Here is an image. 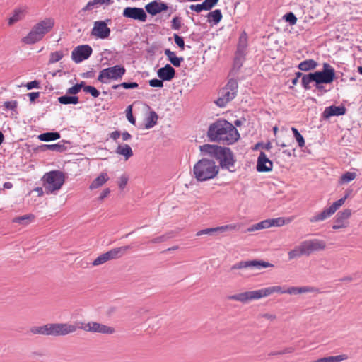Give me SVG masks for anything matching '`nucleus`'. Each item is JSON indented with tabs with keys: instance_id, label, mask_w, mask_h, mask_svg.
<instances>
[{
	"instance_id": "nucleus-1",
	"label": "nucleus",
	"mask_w": 362,
	"mask_h": 362,
	"mask_svg": "<svg viewBox=\"0 0 362 362\" xmlns=\"http://www.w3.org/2000/svg\"><path fill=\"white\" fill-rule=\"evenodd\" d=\"M207 136L211 141L230 145L240 139V134L231 123L219 119L209 125Z\"/></svg>"
},
{
	"instance_id": "nucleus-2",
	"label": "nucleus",
	"mask_w": 362,
	"mask_h": 362,
	"mask_svg": "<svg viewBox=\"0 0 362 362\" xmlns=\"http://www.w3.org/2000/svg\"><path fill=\"white\" fill-rule=\"evenodd\" d=\"M201 152L209 155L219 160L222 169H226L230 172L234 171L235 160L233 152L228 147H222L214 144H204L199 147Z\"/></svg>"
},
{
	"instance_id": "nucleus-3",
	"label": "nucleus",
	"mask_w": 362,
	"mask_h": 362,
	"mask_svg": "<svg viewBox=\"0 0 362 362\" xmlns=\"http://www.w3.org/2000/svg\"><path fill=\"white\" fill-rule=\"evenodd\" d=\"M274 293H286V289L280 286H270L259 290L246 291L229 296H228V299L246 303L250 300H258L269 296Z\"/></svg>"
},
{
	"instance_id": "nucleus-4",
	"label": "nucleus",
	"mask_w": 362,
	"mask_h": 362,
	"mask_svg": "<svg viewBox=\"0 0 362 362\" xmlns=\"http://www.w3.org/2000/svg\"><path fill=\"white\" fill-rule=\"evenodd\" d=\"M193 175L198 182H205L214 178L219 172V167L213 160L202 158L193 167Z\"/></svg>"
},
{
	"instance_id": "nucleus-5",
	"label": "nucleus",
	"mask_w": 362,
	"mask_h": 362,
	"mask_svg": "<svg viewBox=\"0 0 362 362\" xmlns=\"http://www.w3.org/2000/svg\"><path fill=\"white\" fill-rule=\"evenodd\" d=\"M54 25V20L47 18L35 24L29 33L22 39V42L27 45L35 44L49 33Z\"/></svg>"
},
{
	"instance_id": "nucleus-6",
	"label": "nucleus",
	"mask_w": 362,
	"mask_h": 362,
	"mask_svg": "<svg viewBox=\"0 0 362 362\" xmlns=\"http://www.w3.org/2000/svg\"><path fill=\"white\" fill-rule=\"evenodd\" d=\"M42 181L45 193L53 194L61 189L65 182V176L60 170H52L44 175Z\"/></svg>"
},
{
	"instance_id": "nucleus-7",
	"label": "nucleus",
	"mask_w": 362,
	"mask_h": 362,
	"mask_svg": "<svg viewBox=\"0 0 362 362\" xmlns=\"http://www.w3.org/2000/svg\"><path fill=\"white\" fill-rule=\"evenodd\" d=\"M125 73L126 69L123 66L115 65L100 71L98 80L103 83H107L109 80L118 81L122 78Z\"/></svg>"
},
{
	"instance_id": "nucleus-8",
	"label": "nucleus",
	"mask_w": 362,
	"mask_h": 362,
	"mask_svg": "<svg viewBox=\"0 0 362 362\" xmlns=\"http://www.w3.org/2000/svg\"><path fill=\"white\" fill-rule=\"evenodd\" d=\"M47 335L64 336L75 332L78 327L74 323L47 324Z\"/></svg>"
},
{
	"instance_id": "nucleus-9",
	"label": "nucleus",
	"mask_w": 362,
	"mask_h": 362,
	"mask_svg": "<svg viewBox=\"0 0 362 362\" xmlns=\"http://www.w3.org/2000/svg\"><path fill=\"white\" fill-rule=\"evenodd\" d=\"M129 245L113 248L107 252L99 255L93 262V266H98L105 263L107 261L119 258L124 255L130 249Z\"/></svg>"
},
{
	"instance_id": "nucleus-10",
	"label": "nucleus",
	"mask_w": 362,
	"mask_h": 362,
	"mask_svg": "<svg viewBox=\"0 0 362 362\" xmlns=\"http://www.w3.org/2000/svg\"><path fill=\"white\" fill-rule=\"evenodd\" d=\"M78 329H81L86 332H98L101 334H113L115 329L113 327L107 326L95 322H89L88 323L76 322Z\"/></svg>"
},
{
	"instance_id": "nucleus-11",
	"label": "nucleus",
	"mask_w": 362,
	"mask_h": 362,
	"mask_svg": "<svg viewBox=\"0 0 362 362\" xmlns=\"http://www.w3.org/2000/svg\"><path fill=\"white\" fill-rule=\"evenodd\" d=\"M273 264L259 259L249 261H240L230 267V270L250 269L252 270H260L263 268L272 267Z\"/></svg>"
},
{
	"instance_id": "nucleus-12",
	"label": "nucleus",
	"mask_w": 362,
	"mask_h": 362,
	"mask_svg": "<svg viewBox=\"0 0 362 362\" xmlns=\"http://www.w3.org/2000/svg\"><path fill=\"white\" fill-rule=\"evenodd\" d=\"M317 83H331L335 78L334 69L328 63H324L322 71L314 72Z\"/></svg>"
},
{
	"instance_id": "nucleus-13",
	"label": "nucleus",
	"mask_w": 362,
	"mask_h": 362,
	"mask_svg": "<svg viewBox=\"0 0 362 362\" xmlns=\"http://www.w3.org/2000/svg\"><path fill=\"white\" fill-rule=\"evenodd\" d=\"M93 52L91 47L88 45L77 46L72 51L71 59L76 63H80L89 58Z\"/></svg>"
},
{
	"instance_id": "nucleus-14",
	"label": "nucleus",
	"mask_w": 362,
	"mask_h": 362,
	"mask_svg": "<svg viewBox=\"0 0 362 362\" xmlns=\"http://www.w3.org/2000/svg\"><path fill=\"white\" fill-rule=\"evenodd\" d=\"M305 252V256L310 255L313 252L325 250V241L320 239H310L302 242Z\"/></svg>"
},
{
	"instance_id": "nucleus-15",
	"label": "nucleus",
	"mask_w": 362,
	"mask_h": 362,
	"mask_svg": "<svg viewBox=\"0 0 362 362\" xmlns=\"http://www.w3.org/2000/svg\"><path fill=\"white\" fill-rule=\"evenodd\" d=\"M122 15L125 18L137 20L141 22H145L147 18V15L145 11L141 8L137 7H127L123 10Z\"/></svg>"
},
{
	"instance_id": "nucleus-16",
	"label": "nucleus",
	"mask_w": 362,
	"mask_h": 362,
	"mask_svg": "<svg viewBox=\"0 0 362 362\" xmlns=\"http://www.w3.org/2000/svg\"><path fill=\"white\" fill-rule=\"evenodd\" d=\"M91 35L100 39H106L110 35V29L105 21H98L94 23Z\"/></svg>"
},
{
	"instance_id": "nucleus-17",
	"label": "nucleus",
	"mask_w": 362,
	"mask_h": 362,
	"mask_svg": "<svg viewBox=\"0 0 362 362\" xmlns=\"http://www.w3.org/2000/svg\"><path fill=\"white\" fill-rule=\"evenodd\" d=\"M351 215V210L346 209L342 211H339L337 213L334 224L332 226V228L334 230H337L343 228H346L348 225L347 219Z\"/></svg>"
},
{
	"instance_id": "nucleus-18",
	"label": "nucleus",
	"mask_w": 362,
	"mask_h": 362,
	"mask_svg": "<svg viewBox=\"0 0 362 362\" xmlns=\"http://www.w3.org/2000/svg\"><path fill=\"white\" fill-rule=\"evenodd\" d=\"M246 53V45L241 40L240 41L237 50L235 52L234 61H233V69L239 70L243 66V63L245 60Z\"/></svg>"
},
{
	"instance_id": "nucleus-19",
	"label": "nucleus",
	"mask_w": 362,
	"mask_h": 362,
	"mask_svg": "<svg viewBox=\"0 0 362 362\" xmlns=\"http://www.w3.org/2000/svg\"><path fill=\"white\" fill-rule=\"evenodd\" d=\"M273 163L272 162L267 158V155L264 152L261 151L257 162V170L258 172H270L272 170Z\"/></svg>"
},
{
	"instance_id": "nucleus-20",
	"label": "nucleus",
	"mask_w": 362,
	"mask_h": 362,
	"mask_svg": "<svg viewBox=\"0 0 362 362\" xmlns=\"http://www.w3.org/2000/svg\"><path fill=\"white\" fill-rule=\"evenodd\" d=\"M346 109L344 106H336V105H331L329 107H327L323 113L322 116L324 118H329L332 116H341L346 114Z\"/></svg>"
},
{
	"instance_id": "nucleus-21",
	"label": "nucleus",
	"mask_w": 362,
	"mask_h": 362,
	"mask_svg": "<svg viewBox=\"0 0 362 362\" xmlns=\"http://www.w3.org/2000/svg\"><path fill=\"white\" fill-rule=\"evenodd\" d=\"M146 11L151 15L155 16L163 11L168 9V5L163 2H157L153 1L146 4L145 6Z\"/></svg>"
},
{
	"instance_id": "nucleus-22",
	"label": "nucleus",
	"mask_w": 362,
	"mask_h": 362,
	"mask_svg": "<svg viewBox=\"0 0 362 362\" xmlns=\"http://www.w3.org/2000/svg\"><path fill=\"white\" fill-rule=\"evenodd\" d=\"M157 75L159 78L170 81L175 75V70L170 64H166L165 66L160 68L157 71Z\"/></svg>"
},
{
	"instance_id": "nucleus-23",
	"label": "nucleus",
	"mask_w": 362,
	"mask_h": 362,
	"mask_svg": "<svg viewBox=\"0 0 362 362\" xmlns=\"http://www.w3.org/2000/svg\"><path fill=\"white\" fill-rule=\"evenodd\" d=\"M235 96L236 94L234 93V92H231L223 88L221 91V95L216 100V104L218 107H223L226 105V104L228 102L232 100Z\"/></svg>"
},
{
	"instance_id": "nucleus-24",
	"label": "nucleus",
	"mask_w": 362,
	"mask_h": 362,
	"mask_svg": "<svg viewBox=\"0 0 362 362\" xmlns=\"http://www.w3.org/2000/svg\"><path fill=\"white\" fill-rule=\"evenodd\" d=\"M66 144H69V142L65 140H62L59 143L54 144H43L40 146V149L42 151L49 150L55 152L62 153L67 149V148L65 146Z\"/></svg>"
},
{
	"instance_id": "nucleus-25",
	"label": "nucleus",
	"mask_w": 362,
	"mask_h": 362,
	"mask_svg": "<svg viewBox=\"0 0 362 362\" xmlns=\"http://www.w3.org/2000/svg\"><path fill=\"white\" fill-rule=\"evenodd\" d=\"M109 179L107 173H101L95 179L93 180L89 188L90 189H97L103 186Z\"/></svg>"
},
{
	"instance_id": "nucleus-26",
	"label": "nucleus",
	"mask_w": 362,
	"mask_h": 362,
	"mask_svg": "<svg viewBox=\"0 0 362 362\" xmlns=\"http://www.w3.org/2000/svg\"><path fill=\"white\" fill-rule=\"evenodd\" d=\"M317 289L314 287L310 286H302V287H289L286 288V293L291 295H297L303 293L314 292Z\"/></svg>"
},
{
	"instance_id": "nucleus-27",
	"label": "nucleus",
	"mask_w": 362,
	"mask_h": 362,
	"mask_svg": "<svg viewBox=\"0 0 362 362\" xmlns=\"http://www.w3.org/2000/svg\"><path fill=\"white\" fill-rule=\"evenodd\" d=\"M164 53L165 55L168 57V60L170 62V63L176 67L180 66L181 63L184 61L183 57H177L175 52L169 49H165Z\"/></svg>"
},
{
	"instance_id": "nucleus-28",
	"label": "nucleus",
	"mask_w": 362,
	"mask_h": 362,
	"mask_svg": "<svg viewBox=\"0 0 362 362\" xmlns=\"http://www.w3.org/2000/svg\"><path fill=\"white\" fill-rule=\"evenodd\" d=\"M61 135L58 132H49L40 134L37 138L42 141H52L60 139Z\"/></svg>"
},
{
	"instance_id": "nucleus-29",
	"label": "nucleus",
	"mask_w": 362,
	"mask_h": 362,
	"mask_svg": "<svg viewBox=\"0 0 362 362\" xmlns=\"http://www.w3.org/2000/svg\"><path fill=\"white\" fill-rule=\"evenodd\" d=\"M58 101L62 105H76L79 103L78 96L66 94L58 98Z\"/></svg>"
},
{
	"instance_id": "nucleus-30",
	"label": "nucleus",
	"mask_w": 362,
	"mask_h": 362,
	"mask_svg": "<svg viewBox=\"0 0 362 362\" xmlns=\"http://www.w3.org/2000/svg\"><path fill=\"white\" fill-rule=\"evenodd\" d=\"M292 221L291 218H288L285 219L282 217H279L276 218H271V219H267L266 221L268 225V228L272 226H282L285 224L289 223Z\"/></svg>"
},
{
	"instance_id": "nucleus-31",
	"label": "nucleus",
	"mask_w": 362,
	"mask_h": 362,
	"mask_svg": "<svg viewBox=\"0 0 362 362\" xmlns=\"http://www.w3.org/2000/svg\"><path fill=\"white\" fill-rule=\"evenodd\" d=\"M333 215L331 210L327 208L324 209L322 212L313 216L310 218L311 223L322 221Z\"/></svg>"
},
{
	"instance_id": "nucleus-32",
	"label": "nucleus",
	"mask_w": 362,
	"mask_h": 362,
	"mask_svg": "<svg viewBox=\"0 0 362 362\" xmlns=\"http://www.w3.org/2000/svg\"><path fill=\"white\" fill-rule=\"evenodd\" d=\"M116 153L124 156L125 160H128L133 156L131 147L127 144L119 145L115 151Z\"/></svg>"
},
{
	"instance_id": "nucleus-33",
	"label": "nucleus",
	"mask_w": 362,
	"mask_h": 362,
	"mask_svg": "<svg viewBox=\"0 0 362 362\" xmlns=\"http://www.w3.org/2000/svg\"><path fill=\"white\" fill-rule=\"evenodd\" d=\"M317 66V63L314 59H306L301 62L298 68L304 71H308L310 70L315 69Z\"/></svg>"
},
{
	"instance_id": "nucleus-34",
	"label": "nucleus",
	"mask_w": 362,
	"mask_h": 362,
	"mask_svg": "<svg viewBox=\"0 0 362 362\" xmlns=\"http://www.w3.org/2000/svg\"><path fill=\"white\" fill-rule=\"evenodd\" d=\"M304 250H305L303 246V243H300L299 245L296 246L293 250L288 252V259L291 260L296 258H298L303 255L305 256V252Z\"/></svg>"
},
{
	"instance_id": "nucleus-35",
	"label": "nucleus",
	"mask_w": 362,
	"mask_h": 362,
	"mask_svg": "<svg viewBox=\"0 0 362 362\" xmlns=\"http://www.w3.org/2000/svg\"><path fill=\"white\" fill-rule=\"evenodd\" d=\"M316 82L315 75L313 73H309L308 74H304L302 78V86L305 90H309L311 88L310 83Z\"/></svg>"
},
{
	"instance_id": "nucleus-36",
	"label": "nucleus",
	"mask_w": 362,
	"mask_h": 362,
	"mask_svg": "<svg viewBox=\"0 0 362 362\" xmlns=\"http://www.w3.org/2000/svg\"><path fill=\"white\" fill-rule=\"evenodd\" d=\"M25 12V8H19L15 9L13 16L8 19V25H12L15 23L21 20L24 16Z\"/></svg>"
},
{
	"instance_id": "nucleus-37",
	"label": "nucleus",
	"mask_w": 362,
	"mask_h": 362,
	"mask_svg": "<svg viewBox=\"0 0 362 362\" xmlns=\"http://www.w3.org/2000/svg\"><path fill=\"white\" fill-rule=\"evenodd\" d=\"M158 117L155 111H151L148 117L145 119V128L148 129L153 127L158 121Z\"/></svg>"
},
{
	"instance_id": "nucleus-38",
	"label": "nucleus",
	"mask_w": 362,
	"mask_h": 362,
	"mask_svg": "<svg viewBox=\"0 0 362 362\" xmlns=\"http://www.w3.org/2000/svg\"><path fill=\"white\" fill-rule=\"evenodd\" d=\"M347 359V356L345 354L331 356L327 357H323L312 362H341L344 360Z\"/></svg>"
},
{
	"instance_id": "nucleus-39",
	"label": "nucleus",
	"mask_w": 362,
	"mask_h": 362,
	"mask_svg": "<svg viewBox=\"0 0 362 362\" xmlns=\"http://www.w3.org/2000/svg\"><path fill=\"white\" fill-rule=\"evenodd\" d=\"M208 22L214 23V24L218 23L222 19V13L221 10L216 9L209 12L207 14Z\"/></svg>"
},
{
	"instance_id": "nucleus-40",
	"label": "nucleus",
	"mask_w": 362,
	"mask_h": 362,
	"mask_svg": "<svg viewBox=\"0 0 362 362\" xmlns=\"http://www.w3.org/2000/svg\"><path fill=\"white\" fill-rule=\"evenodd\" d=\"M357 175L356 172H346L342 174L339 180V184L344 185L348 184L356 177Z\"/></svg>"
},
{
	"instance_id": "nucleus-41",
	"label": "nucleus",
	"mask_w": 362,
	"mask_h": 362,
	"mask_svg": "<svg viewBox=\"0 0 362 362\" xmlns=\"http://www.w3.org/2000/svg\"><path fill=\"white\" fill-rule=\"evenodd\" d=\"M120 87H122L125 89H133L138 88L139 84L136 82H122L120 84L113 85L112 88L116 90Z\"/></svg>"
},
{
	"instance_id": "nucleus-42",
	"label": "nucleus",
	"mask_w": 362,
	"mask_h": 362,
	"mask_svg": "<svg viewBox=\"0 0 362 362\" xmlns=\"http://www.w3.org/2000/svg\"><path fill=\"white\" fill-rule=\"evenodd\" d=\"M33 218V215H24L22 216L16 217L13 218V222L18 223L21 225H28L31 218Z\"/></svg>"
},
{
	"instance_id": "nucleus-43",
	"label": "nucleus",
	"mask_w": 362,
	"mask_h": 362,
	"mask_svg": "<svg viewBox=\"0 0 362 362\" xmlns=\"http://www.w3.org/2000/svg\"><path fill=\"white\" fill-rule=\"evenodd\" d=\"M218 231V227L216 228H209L201 230L197 233V236L203 235H215Z\"/></svg>"
},
{
	"instance_id": "nucleus-44",
	"label": "nucleus",
	"mask_w": 362,
	"mask_h": 362,
	"mask_svg": "<svg viewBox=\"0 0 362 362\" xmlns=\"http://www.w3.org/2000/svg\"><path fill=\"white\" fill-rule=\"evenodd\" d=\"M291 130L293 133V136L298 144L299 147H303L305 146V140L303 136L300 134L296 128L292 127Z\"/></svg>"
},
{
	"instance_id": "nucleus-45",
	"label": "nucleus",
	"mask_w": 362,
	"mask_h": 362,
	"mask_svg": "<svg viewBox=\"0 0 362 362\" xmlns=\"http://www.w3.org/2000/svg\"><path fill=\"white\" fill-rule=\"evenodd\" d=\"M64 57L62 51L54 52L50 54L49 64H54L61 60Z\"/></svg>"
},
{
	"instance_id": "nucleus-46",
	"label": "nucleus",
	"mask_w": 362,
	"mask_h": 362,
	"mask_svg": "<svg viewBox=\"0 0 362 362\" xmlns=\"http://www.w3.org/2000/svg\"><path fill=\"white\" fill-rule=\"evenodd\" d=\"M263 228H268V225L266 220H264L258 223L252 225L251 227L248 228L247 230L248 232H253Z\"/></svg>"
},
{
	"instance_id": "nucleus-47",
	"label": "nucleus",
	"mask_w": 362,
	"mask_h": 362,
	"mask_svg": "<svg viewBox=\"0 0 362 362\" xmlns=\"http://www.w3.org/2000/svg\"><path fill=\"white\" fill-rule=\"evenodd\" d=\"M172 237H173L172 233H169L153 238L151 240V243H153V244L163 243V242H165V241L168 240V239L171 238Z\"/></svg>"
},
{
	"instance_id": "nucleus-48",
	"label": "nucleus",
	"mask_w": 362,
	"mask_h": 362,
	"mask_svg": "<svg viewBox=\"0 0 362 362\" xmlns=\"http://www.w3.org/2000/svg\"><path fill=\"white\" fill-rule=\"evenodd\" d=\"M238 86V85L237 81L234 79H230L228 81V83L226 84L224 88L231 92H234V93L237 94Z\"/></svg>"
},
{
	"instance_id": "nucleus-49",
	"label": "nucleus",
	"mask_w": 362,
	"mask_h": 362,
	"mask_svg": "<svg viewBox=\"0 0 362 362\" xmlns=\"http://www.w3.org/2000/svg\"><path fill=\"white\" fill-rule=\"evenodd\" d=\"M283 19L288 22L291 25H295L297 22V18L292 12H288L286 13L284 16Z\"/></svg>"
},
{
	"instance_id": "nucleus-50",
	"label": "nucleus",
	"mask_w": 362,
	"mask_h": 362,
	"mask_svg": "<svg viewBox=\"0 0 362 362\" xmlns=\"http://www.w3.org/2000/svg\"><path fill=\"white\" fill-rule=\"evenodd\" d=\"M30 331L32 333H33L35 334L47 335V334L46 325L44 326H40V327H33L30 329Z\"/></svg>"
},
{
	"instance_id": "nucleus-51",
	"label": "nucleus",
	"mask_w": 362,
	"mask_h": 362,
	"mask_svg": "<svg viewBox=\"0 0 362 362\" xmlns=\"http://www.w3.org/2000/svg\"><path fill=\"white\" fill-rule=\"evenodd\" d=\"M344 204V199H339V200L334 202L329 207V209L331 210V211L334 214L337 211V210H338Z\"/></svg>"
},
{
	"instance_id": "nucleus-52",
	"label": "nucleus",
	"mask_w": 362,
	"mask_h": 362,
	"mask_svg": "<svg viewBox=\"0 0 362 362\" xmlns=\"http://www.w3.org/2000/svg\"><path fill=\"white\" fill-rule=\"evenodd\" d=\"M84 91L90 93L93 98H98L100 95V91L91 86L84 87Z\"/></svg>"
},
{
	"instance_id": "nucleus-53",
	"label": "nucleus",
	"mask_w": 362,
	"mask_h": 362,
	"mask_svg": "<svg viewBox=\"0 0 362 362\" xmlns=\"http://www.w3.org/2000/svg\"><path fill=\"white\" fill-rule=\"evenodd\" d=\"M126 116H127V118L128 121L131 124H135L136 119L133 117V115H132V105H129L127 107V109H126Z\"/></svg>"
},
{
	"instance_id": "nucleus-54",
	"label": "nucleus",
	"mask_w": 362,
	"mask_h": 362,
	"mask_svg": "<svg viewBox=\"0 0 362 362\" xmlns=\"http://www.w3.org/2000/svg\"><path fill=\"white\" fill-rule=\"evenodd\" d=\"M174 40L175 44L182 49L185 48V41L182 37L180 36L177 34H174L173 35Z\"/></svg>"
},
{
	"instance_id": "nucleus-55",
	"label": "nucleus",
	"mask_w": 362,
	"mask_h": 362,
	"mask_svg": "<svg viewBox=\"0 0 362 362\" xmlns=\"http://www.w3.org/2000/svg\"><path fill=\"white\" fill-rule=\"evenodd\" d=\"M163 81H164L160 78H153L149 81V85L153 88H162L163 87Z\"/></svg>"
},
{
	"instance_id": "nucleus-56",
	"label": "nucleus",
	"mask_w": 362,
	"mask_h": 362,
	"mask_svg": "<svg viewBox=\"0 0 362 362\" xmlns=\"http://www.w3.org/2000/svg\"><path fill=\"white\" fill-rule=\"evenodd\" d=\"M218 0H204L203 1L206 11L211 10L214 6L217 4Z\"/></svg>"
},
{
	"instance_id": "nucleus-57",
	"label": "nucleus",
	"mask_w": 362,
	"mask_h": 362,
	"mask_svg": "<svg viewBox=\"0 0 362 362\" xmlns=\"http://www.w3.org/2000/svg\"><path fill=\"white\" fill-rule=\"evenodd\" d=\"M172 29L178 30L181 27V21L180 18L177 16L174 17L172 20Z\"/></svg>"
},
{
	"instance_id": "nucleus-58",
	"label": "nucleus",
	"mask_w": 362,
	"mask_h": 362,
	"mask_svg": "<svg viewBox=\"0 0 362 362\" xmlns=\"http://www.w3.org/2000/svg\"><path fill=\"white\" fill-rule=\"evenodd\" d=\"M128 180H129V178H128L127 175H122L119 177L118 185H119V187L120 189H123L126 187V185L128 182Z\"/></svg>"
},
{
	"instance_id": "nucleus-59",
	"label": "nucleus",
	"mask_w": 362,
	"mask_h": 362,
	"mask_svg": "<svg viewBox=\"0 0 362 362\" xmlns=\"http://www.w3.org/2000/svg\"><path fill=\"white\" fill-rule=\"evenodd\" d=\"M189 8L192 11H196L197 13H200L202 11H206V8L204 6V3L203 2L202 4H196V5L192 4L189 6Z\"/></svg>"
},
{
	"instance_id": "nucleus-60",
	"label": "nucleus",
	"mask_w": 362,
	"mask_h": 362,
	"mask_svg": "<svg viewBox=\"0 0 362 362\" xmlns=\"http://www.w3.org/2000/svg\"><path fill=\"white\" fill-rule=\"evenodd\" d=\"M4 106L8 110H14L17 107V102L16 101H6L4 103Z\"/></svg>"
},
{
	"instance_id": "nucleus-61",
	"label": "nucleus",
	"mask_w": 362,
	"mask_h": 362,
	"mask_svg": "<svg viewBox=\"0 0 362 362\" xmlns=\"http://www.w3.org/2000/svg\"><path fill=\"white\" fill-rule=\"evenodd\" d=\"M28 90H31L33 88H38L40 87V82L38 81L34 80L30 82H28L25 85Z\"/></svg>"
},
{
	"instance_id": "nucleus-62",
	"label": "nucleus",
	"mask_w": 362,
	"mask_h": 362,
	"mask_svg": "<svg viewBox=\"0 0 362 362\" xmlns=\"http://www.w3.org/2000/svg\"><path fill=\"white\" fill-rule=\"evenodd\" d=\"M78 88V86L74 85L72 87L67 89L66 93L71 95H74L80 92Z\"/></svg>"
},
{
	"instance_id": "nucleus-63",
	"label": "nucleus",
	"mask_w": 362,
	"mask_h": 362,
	"mask_svg": "<svg viewBox=\"0 0 362 362\" xmlns=\"http://www.w3.org/2000/svg\"><path fill=\"white\" fill-rule=\"evenodd\" d=\"M236 228H237V226L235 225H226V226L218 227V231L221 233L225 232L228 230H235V229H236Z\"/></svg>"
},
{
	"instance_id": "nucleus-64",
	"label": "nucleus",
	"mask_w": 362,
	"mask_h": 362,
	"mask_svg": "<svg viewBox=\"0 0 362 362\" xmlns=\"http://www.w3.org/2000/svg\"><path fill=\"white\" fill-rule=\"evenodd\" d=\"M258 317H262L272 321L276 318V316L274 314L270 313H261L258 315Z\"/></svg>"
}]
</instances>
